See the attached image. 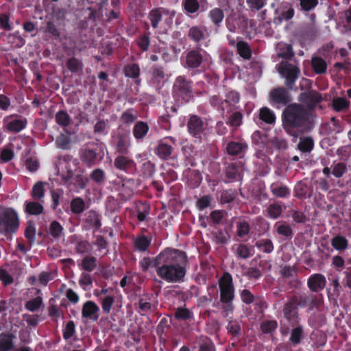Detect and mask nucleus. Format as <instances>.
Returning a JSON list of instances; mask_svg holds the SVG:
<instances>
[{
  "mask_svg": "<svg viewBox=\"0 0 351 351\" xmlns=\"http://www.w3.org/2000/svg\"><path fill=\"white\" fill-rule=\"evenodd\" d=\"M188 257L186 252L170 247L160 252L153 260V267L161 279L169 283H180L186 274Z\"/></svg>",
  "mask_w": 351,
  "mask_h": 351,
  "instance_id": "1",
  "label": "nucleus"
},
{
  "mask_svg": "<svg viewBox=\"0 0 351 351\" xmlns=\"http://www.w3.org/2000/svg\"><path fill=\"white\" fill-rule=\"evenodd\" d=\"M311 119V113L300 104H291L282 112L283 128L291 136H297L295 130L307 126Z\"/></svg>",
  "mask_w": 351,
  "mask_h": 351,
  "instance_id": "2",
  "label": "nucleus"
},
{
  "mask_svg": "<svg viewBox=\"0 0 351 351\" xmlns=\"http://www.w3.org/2000/svg\"><path fill=\"white\" fill-rule=\"evenodd\" d=\"M219 289L223 311L226 314L232 313L234 308L233 300L235 298V288L232 276L229 272L223 273L219 280Z\"/></svg>",
  "mask_w": 351,
  "mask_h": 351,
  "instance_id": "3",
  "label": "nucleus"
},
{
  "mask_svg": "<svg viewBox=\"0 0 351 351\" xmlns=\"http://www.w3.org/2000/svg\"><path fill=\"white\" fill-rule=\"evenodd\" d=\"M175 11H171L163 7L152 9L148 13V19L154 29L170 28L173 24Z\"/></svg>",
  "mask_w": 351,
  "mask_h": 351,
  "instance_id": "4",
  "label": "nucleus"
},
{
  "mask_svg": "<svg viewBox=\"0 0 351 351\" xmlns=\"http://www.w3.org/2000/svg\"><path fill=\"white\" fill-rule=\"evenodd\" d=\"M173 98L181 104L187 103L193 97V82L184 75L178 76L173 84Z\"/></svg>",
  "mask_w": 351,
  "mask_h": 351,
  "instance_id": "5",
  "label": "nucleus"
},
{
  "mask_svg": "<svg viewBox=\"0 0 351 351\" xmlns=\"http://www.w3.org/2000/svg\"><path fill=\"white\" fill-rule=\"evenodd\" d=\"M104 156L103 148L97 143L88 144L80 152V160L88 167L99 164L103 160Z\"/></svg>",
  "mask_w": 351,
  "mask_h": 351,
  "instance_id": "6",
  "label": "nucleus"
},
{
  "mask_svg": "<svg viewBox=\"0 0 351 351\" xmlns=\"http://www.w3.org/2000/svg\"><path fill=\"white\" fill-rule=\"evenodd\" d=\"M298 294H293L284 304L282 313L283 318L291 325L293 326L300 323V318L298 309Z\"/></svg>",
  "mask_w": 351,
  "mask_h": 351,
  "instance_id": "7",
  "label": "nucleus"
},
{
  "mask_svg": "<svg viewBox=\"0 0 351 351\" xmlns=\"http://www.w3.org/2000/svg\"><path fill=\"white\" fill-rule=\"evenodd\" d=\"M278 71L285 79V84L287 88L289 90H293L295 83L300 75L299 67L288 62H282Z\"/></svg>",
  "mask_w": 351,
  "mask_h": 351,
  "instance_id": "8",
  "label": "nucleus"
},
{
  "mask_svg": "<svg viewBox=\"0 0 351 351\" xmlns=\"http://www.w3.org/2000/svg\"><path fill=\"white\" fill-rule=\"evenodd\" d=\"M19 226V220L16 211L10 209L0 213V232L2 233H13Z\"/></svg>",
  "mask_w": 351,
  "mask_h": 351,
  "instance_id": "9",
  "label": "nucleus"
},
{
  "mask_svg": "<svg viewBox=\"0 0 351 351\" xmlns=\"http://www.w3.org/2000/svg\"><path fill=\"white\" fill-rule=\"evenodd\" d=\"M324 300L322 293L298 295V303L300 308H307L308 311L313 309L320 310L324 305Z\"/></svg>",
  "mask_w": 351,
  "mask_h": 351,
  "instance_id": "10",
  "label": "nucleus"
},
{
  "mask_svg": "<svg viewBox=\"0 0 351 351\" xmlns=\"http://www.w3.org/2000/svg\"><path fill=\"white\" fill-rule=\"evenodd\" d=\"M122 182L119 196L121 200L128 201L134 195L140 186L141 181L140 179L128 178L124 176L119 177Z\"/></svg>",
  "mask_w": 351,
  "mask_h": 351,
  "instance_id": "11",
  "label": "nucleus"
},
{
  "mask_svg": "<svg viewBox=\"0 0 351 351\" xmlns=\"http://www.w3.org/2000/svg\"><path fill=\"white\" fill-rule=\"evenodd\" d=\"M269 101L272 105L285 106L291 102V97L288 90L284 87L273 88L269 93Z\"/></svg>",
  "mask_w": 351,
  "mask_h": 351,
  "instance_id": "12",
  "label": "nucleus"
},
{
  "mask_svg": "<svg viewBox=\"0 0 351 351\" xmlns=\"http://www.w3.org/2000/svg\"><path fill=\"white\" fill-rule=\"evenodd\" d=\"M171 141L173 144H176V140L173 136H167L160 140L156 147L155 154L162 160H168L171 158L173 148L171 145L167 143Z\"/></svg>",
  "mask_w": 351,
  "mask_h": 351,
  "instance_id": "13",
  "label": "nucleus"
},
{
  "mask_svg": "<svg viewBox=\"0 0 351 351\" xmlns=\"http://www.w3.org/2000/svg\"><path fill=\"white\" fill-rule=\"evenodd\" d=\"M203 62V56L201 49H193L189 50L182 62V65L188 69H195L200 66Z\"/></svg>",
  "mask_w": 351,
  "mask_h": 351,
  "instance_id": "14",
  "label": "nucleus"
},
{
  "mask_svg": "<svg viewBox=\"0 0 351 351\" xmlns=\"http://www.w3.org/2000/svg\"><path fill=\"white\" fill-rule=\"evenodd\" d=\"M299 100L309 110H314L317 105L322 101V95L315 90H310L302 93Z\"/></svg>",
  "mask_w": 351,
  "mask_h": 351,
  "instance_id": "15",
  "label": "nucleus"
},
{
  "mask_svg": "<svg viewBox=\"0 0 351 351\" xmlns=\"http://www.w3.org/2000/svg\"><path fill=\"white\" fill-rule=\"evenodd\" d=\"M189 133L194 138L201 139L205 129V123L197 115H191L187 122Z\"/></svg>",
  "mask_w": 351,
  "mask_h": 351,
  "instance_id": "16",
  "label": "nucleus"
},
{
  "mask_svg": "<svg viewBox=\"0 0 351 351\" xmlns=\"http://www.w3.org/2000/svg\"><path fill=\"white\" fill-rule=\"evenodd\" d=\"M186 36L190 41L199 45L208 37V33L205 26L196 25L189 27Z\"/></svg>",
  "mask_w": 351,
  "mask_h": 351,
  "instance_id": "17",
  "label": "nucleus"
},
{
  "mask_svg": "<svg viewBox=\"0 0 351 351\" xmlns=\"http://www.w3.org/2000/svg\"><path fill=\"white\" fill-rule=\"evenodd\" d=\"M128 154H119L114 160V167L125 173H132L136 170V164L134 160L127 156Z\"/></svg>",
  "mask_w": 351,
  "mask_h": 351,
  "instance_id": "18",
  "label": "nucleus"
},
{
  "mask_svg": "<svg viewBox=\"0 0 351 351\" xmlns=\"http://www.w3.org/2000/svg\"><path fill=\"white\" fill-rule=\"evenodd\" d=\"M84 222L86 229L97 232L101 227V215L94 210H88L84 214Z\"/></svg>",
  "mask_w": 351,
  "mask_h": 351,
  "instance_id": "19",
  "label": "nucleus"
},
{
  "mask_svg": "<svg viewBox=\"0 0 351 351\" xmlns=\"http://www.w3.org/2000/svg\"><path fill=\"white\" fill-rule=\"evenodd\" d=\"M325 276L320 273L311 274L307 280V287L312 292L318 293L322 291L326 285Z\"/></svg>",
  "mask_w": 351,
  "mask_h": 351,
  "instance_id": "20",
  "label": "nucleus"
},
{
  "mask_svg": "<svg viewBox=\"0 0 351 351\" xmlns=\"http://www.w3.org/2000/svg\"><path fill=\"white\" fill-rule=\"evenodd\" d=\"M10 119V120L7 121L5 128L10 132L19 133L27 127V120L22 116L12 114Z\"/></svg>",
  "mask_w": 351,
  "mask_h": 351,
  "instance_id": "21",
  "label": "nucleus"
},
{
  "mask_svg": "<svg viewBox=\"0 0 351 351\" xmlns=\"http://www.w3.org/2000/svg\"><path fill=\"white\" fill-rule=\"evenodd\" d=\"M116 152L119 154H128L131 147L129 134L118 133L114 137Z\"/></svg>",
  "mask_w": 351,
  "mask_h": 351,
  "instance_id": "22",
  "label": "nucleus"
},
{
  "mask_svg": "<svg viewBox=\"0 0 351 351\" xmlns=\"http://www.w3.org/2000/svg\"><path fill=\"white\" fill-rule=\"evenodd\" d=\"M99 306L93 301H86L82 306V317L88 319L93 322H95L98 319L99 317Z\"/></svg>",
  "mask_w": 351,
  "mask_h": 351,
  "instance_id": "23",
  "label": "nucleus"
},
{
  "mask_svg": "<svg viewBox=\"0 0 351 351\" xmlns=\"http://www.w3.org/2000/svg\"><path fill=\"white\" fill-rule=\"evenodd\" d=\"M151 83L156 88H160L166 81L164 68L160 65H154L150 71Z\"/></svg>",
  "mask_w": 351,
  "mask_h": 351,
  "instance_id": "24",
  "label": "nucleus"
},
{
  "mask_svg": "<svg viewBox=\"0 0 351 351\" xmlns=\"http://www.w3.org/2000/svg\"><path fill=\"white\" fill-rule=\"evenodd\" d=\"M149 130L148 124L143 121H137L132 128V134L137 142H143Z\"/></svg>",
  "mask_w": 351,
  "mask_h": 351,
  "instance_id": "25",
  "label": "nucleus"
},
{
  "mask_svg": "<svg viewBox=\"0 0 351 351\" xmlns=\"http://www.w3.org/2000/svg\"><path fill=\"white\" fill-rule=\"evenodd\" d=\"M243 165L241 162H231L226 167V176L229 182H234L239 180L241 177Z\"/></svg>",
  "mask_w": 351,
  "mask_h": 351,
  "instance_id": "26",
  "label": "nucleus"
},
{
  "mask_svg": "<svg viewBox=\"0 0 351 351\" xmlns=\"http://www.w3.org/2000/svg\"><path fill=\"white\" fill-rule=\"evenodd\" d=\"M101 16L100 10H96L92 8H88L84 11V19L81 20L79 23V27L82 29H86L88 27V21L93 22L94 24Z\"/></svg>",
  "mask_w": 351,
  "mask_h": 351,
  "instance_id": "27",
  "label": "nucleus"
},
{
  "mask_svg": "<svg viewBox=\"0 0 351 351\" xmlns=\"http://www.w3.org/2000/svg\"><path fill=\"white\" fill-rule=\"evenodd\" d=\"M184 176L186 179V183L191 189L197 188L202 182V177L197 170L189 168L184 172Z\"/></svg>",
  "mask_w": 351,
  "mask_h": 351,
  "instance_id": "28",
  "label": "nucleus"
},
{
  "mask_svg": "<svg viewBox=\"0 0 351 351\" xmlns=\"http://www.w3.org/2000/svg\"><path fill=\"white\" fill-rule=\"evenodd\" d=\"M226 149L229 155L241 157L247 149V145L245 142L230 141L228 143Z\"/></svg>",
  "mask_w": 351,
  "mask_h": 351,
  "instance_id": "29",
  "label": "nucleus"
},
{
  "mask_svg": "<svg viewBox=\"0 0 351 351\" xmlns=\"http://www.w3.org/2000/svg\"><path fill=\"white\" fill-rule=\"evenodd\" d=\"M269 189L271 193L277 197L287 198L291 195L290 189L279 182L272 183Z\"/></svg>",
  "mask_w": 351,
  "mask_h": 351,
  "instance_id": "30",
  "label": "nucleus"
},
{
  "mask_svg": "<svg viewBox=\"0 0 351 351\" xmlns=\"http://www.w3.org/2000/svg\"><path fill=\"white\" fill-rule=\"evenodd\" d=\"M152 241V237H149L144 234L138 235L134 240V247L138 252H146L149 249Z\"/></svg>",
  "mask_w": 351,
  "mask_h": 351,
  "instance_id": "31",
  "label": "nucleus"
},
{
  "mask_svg": "<svg viewBox=\"0 0 351 351\" xmlns=\"http://www.w3.org/2000/svg\"><path fill=\"white\" fill-rule=\"evenodd\" d=\"M304 338V327L300 325H295L293 326L290 332L289 342L292 346L299 345Z\"/></svg>",
  "mask_w": 351,
  "mask_h": 351,
  "instance_id": "32",
  "label": "nucleus"
},
{
  "mask_svg": "<svg viewBox=\"0 0 351 351\" xmlns=\"http://www.w3.org/2000/svg\"><path fill=\"white\" fill-rule=\"evenodd\" d=\"M138 117L137 110L133 108L126 109L120 116V121L126 125H130L136 123Z\"/></svg>",
  "mask_w": 351,
  "mask_h": 351,
  "instance_id": "33",
  "label": "nucleus"
},
{
  "mask_svg": "<svg viewBox=\"0 0 351 351\" xmlns=\"http://www.w3.org/2000/svg\"><path fill=\"white\" fill-rule=\"evenodd\" d=\"M315 143L311 136H302L300 138L298 149L303 154H310L313 149Z\"/></svg>",
  "mask_w": 351,
  "mask_h": 351,
  "instance_id": "34",
  "label": "nucleus"
},
{
  "mask_svg": "<svg viewBox=\"0 0 351 351\" xmlns=\"http://www.w3.org/2000/svg\"><path fill=\"white\" fill-rule=\"evenodd\" d=\"M44 207L39 201H26L25 212L29 215H39L43 213Z\"/></svg>",
  "mask_w": 351,
  "mask_h": 351,
  "instance_id": "35",
  "label": "nucleus"
},
{
  "mask_svg": "<svg viewBox=\"0 0 351 351\" xmlns=\"http://www.w3.org/2000/svg\"><path fill=\"white\" fill-rule=\"evenodd\" d=\"M15 335L10 332L0 334V351H10L14 347L13 339Z\"/></svg>",
  "mask_w": 351,
  "mask_h": 351,
  "instance_id": "36",
  "label": "nucleus"
},
{
  "mask_svg": "<svg viewBox=\"0 0 351 351\" xmlns=\"http://www.w3.org/2000/svg\"><path fill=\"white\" fill-rule=\"evenodd\" d=\"M279 19L285 21L291 19L295 14V10L293 5L290 3H284L278 9Z\"/></svg>",
  "mask_w": 351,
  "mask_h": 351,
  "instance_id": "37",
  "label": "nucleus"
},
{
  "mask_svg": "<svg viewBox=\"0 0 351 351\" xmlns=\"http://www.w3.org/2000/svg\"><path fill=\"white\" fill-rule=\"evenodd\" d=\"M350 107V101L346 97H337L333 98L332 101V108L336 112H346L349 110Z\"/></svg>",
  "mask_w": 351,
  "mask_h": 351,
  "instance_id": "38",
  "label": "nucleus"
},
{
  "mask_svg": "<svg viewBox=\"0 0 351 351\" xmlns=\"http://www.w3.org/2000/svg\"><path fill=\"white\" fill-rule=\"evenodd\" d=\"M237 53L243 59L249 60L252 58V51L249 44L243 40H239L236 45Z\"/></svg>",
  "mask_w": 351,
  "mask_h": 351,
  "instance_id": "39",
  "label": "nucleus"
},
{
  "mask_svg": "<svg viewBox=\"0 0 351 351\" xmlns=\"http://www.w3.org/2000/svg\"><path fill=\"white\" fill-rule=\"evenodd\" d=\"M135 210L137 213L138 221L142 222L146 219L147 216L149 214L150 206L146 202L139 201L135 204Z\"/></svg>",
  "mask_w": 351,
  "mask_h": 351,
  "instance_id": "40",
  "label": "nucleus"
},
{
  "mask_svg": "<svg viewBox=\"0 0 351 351\" xmlns=\"http://www.w3.org/2000/svg\"><path fill=\"white\" fill-rule=\"evenodd\" d=\"M332 247L339 252H343L348 247V240L343 236L337 234L331 239Z\"/></svg>",
  "mask_w": 351,
  "mask_h": 351,
  "instance_id": "41",
  "label": "nucleus"
},
{
  "mask_svg": "<svg viewBox=\"0 0 351 351\" xmlns=\"http://www.w3.org/2000/svg\"><path fill=\"white\" fill-rule=\"evenodd\" d=\"M311 66L317 75L324 74L327 70L326 62L321 57L315 56L311 59Z\"/></svg>",
  "mask_w": 351,
  "mask_h": 351,
  "instance_id": "42",
  "label": "nucleus"
},
{
  "mask_svg": "<svg viewBox=\"0 0 351 351\" xmlns=\"http://www.w3.org/2000/svg\"><path fill=\"white\" fill-rule=\"evenodd\" d=\"M97 262L95 256H86L82 258L79 267L87 272H91L97 267Z\"/></svg>",
  "mask_w": 351,
  "mask_h": 351,
  "instance_id": "43",
  "label": "nucleus"
},
{
  "mask_svg": "<svg viewBox=\"0 0 351 351\" xmlns=\"http://www.w3.org/2000/svg\"><path fill=\"white\" fill-rule=\"evenodd\" d=\"M259 119L267 124H273L276 121L275 113L268 107H263L259 110Z\"/></svg>",
  "mask_w": 351,
  "mask_h": 351,
  "instance_id": "44",
  "label": "nucleus"
},
{
  "mask_svg": "<svg viewBox=\"0 0 351 351\" xmlns=\"http://www.w3.org/2000/svg\"><path fill=\"white\" fill-rule=\"evenodd\" d=\"M88 182V178L82 174L75 175L73 179V184L68 186L70 191H77L78 189H84L86 188Z\"/></svg>",
  "mask_w": 351,
  "mask_h": 351,
  "instance_id": "45",
  "label": "nucleus"
},
{
  "mask_svg": "<svg viewBox=\"0 0 351 351\" xmlns=\"http://www.w3.org/2000/svg\"><path fill=\"white\" fill-rule=\"evenodd\" d=\"M182 153L184 156V162L186 166L194 167L196 165L195 158V152L191 146L186 145L182 148Z\"/></svg>",
  "mask_w": 351,
  "mask_h": 351,
  "instance_id": "46",
  "label": "nucleus"
},
{
  "mask_svg": "<svg viewBox=\"0 0 351 351\" xmlns=\"http://www.w3.org/2000/svg\"><path fill=\"white\" fill-rule=\"evenodd\" d=\"M71 210L73 214L80 215L86 209V203L81 197L73 198L70 204Z\"/></svg>",
  "mask_w": 351,
  "mask_h": 351,
  "instance_id": "47",
  "label": "nucleus"
},
{
  "mask_svg": "<svg viewBox=\"0 0 351 351\" xmlns=\"http://www.w3.org/2000/svg\"><path fill=\"white\" fill-rule=\"evenodd\" d=\"M255 246L261 252L270 254L274 251V247L271 240L261 239L256 241Z\"/></svg>",
  "mask_w": 351,
  "mask_h": 351,
  "instance_id": "48",
  "label": "nucleus"
},
{
  "mask_svg": "<svg viewBox=\"0 0 351 351\" xmlns=\"http://www.w3.org/2000/svg\"><path fill=\"white\" fill-rule=\"evenodd\" d=\"M266 216L271 219H276L281 215L282 208L279 203L270 204L267 208Z\"/></svg>",
  "mask_w": 351,
  "mask_h": 351,
  "instance_id": "49",
  "label": "nucleus"
},
{
  "mask_svg": "<svg viewBox=\"0 0 351 351\" xmlns=\"http://www.w3.org/2000/svg\"><path fill=\"white\" fill-rule=\"evenodd\" d=\"M182 5L187 14L197 13L200 8L199 3L197 0H183Z\"/></svg>",
  "mask_w": 351,
  "mask_h": 351,
  "instance_id": "50",
  "label": "nucleus"
},
{
  "mask_svg": "<svg viewBox=\"0 0 351 351\" xmlns=\"http://www.w3.org/2000/svg\"><path fill=\"white\" fill-rule=\"evenodd\" d=\"M174 317L179 321H187L193 319V313L185 307H178L175 311Z\"/></svg>",
  "mask_w": 351,
  "mask_h": 351,
  "instance_id": "51",
  "label": "nucleus"
},
{
  "mask_svg": "<svg viewBox=\"0 0 351 351\" xmlns=\"http://www.w3.org/2000/svg\"><path fill=\"white\" fill-rule=\"evenodd\" d=\"M208 16L215 27H218L224 18L223 11L220 8H215L209 12Z\"/></svg>",
  "mask_w": 351,
  "mask_h": 351,
  "instance_id": "52",
  "label": "nucleus"
},
{
  "mask_svg": "<svg viewBox=\"0 0 351 351\" xmlns=\"http://www.w3.org/2000/svg\"><path fill=\"white\" fill-rule=\"evenodd\" d=\"M45 189L43 182H36L32 187L31 195L34 200L40 201L44 197Z\"/></svg>",
  "mask_w": 351,
  "mask_h": 351,
  "instance_id": "53",
  "label": "nucleus"
},
{
  "mask_svg": "<svg viewBox=\"0 0 351 351\" xmlns=\"http://www.w3.org/2000/svg\"><path fill=\"white\" fill-rule=\"evenodd\" d=\"M278 328L276 320H264L261 323L260 329L263 334H272Z\"/></svg>",
  "mask_w": 351,
  "mask_h": 351,
  "instance_id": "54",
  "label": "nucleus"
},
{
  "mask_svg": "<svg viewBox=\"0 0 351 351\" xmlns=\"http://www.w3.org/2000/svg\"><path fill=\"white\" fill-rule=\"evenodd\" d=\"M123 71L126 77L136 79L140 75L141 69L138 64L133 63L126 65Z\"/></svg>",
  "mask_w": 351,
  "mask_h": 351,
  "instance_id": "55",
  "label": "nucleus"
},
{
  "mask_svg": "<svg viewBox=\"0 0 351 351\" xmlns=\"http://www.w3.org/2000/svg\"><path fill=\"white\" fill-rule=\"evenodd\" d=\"M56 122L62 127H67L70 125L71 119L64 110L58 111L55 116Z\"/></svg>",
  "mask_w": 351,
  "mask_h": 351,
  "instance_id": "56",
  "label": "nucleus"
},
{
  "mask_svg": "<svg viewBox=\"0 0 351 351\" xmlns=\"http://www.w3.org/2000/svg\"><path fill=\"white\" fill-rule=\"evenodd\" d=\"M252 248L246 244H239L236 250V255L243 259H247L253 255Z\"/></svg>",
  "mask_w": 351,
  "mask_h": 351,
  "instance_id": "57",
  "label": "nucleus"
},
{
  "mask_svg": "<svg viewBox=\"0 0 351 351\" xmlns=\"http://www.w3.org/2000/svg\"><path fill=\"white\" fill-rule=\"evenodd\" d=\"M278 234L285 237V239L290 240L293 236L292 228L286 223H282L277 227L276 230Z\"/></svg>",
  "mask_w": 351,
  "mask_h": 351,
  "instance_id": "58",
  "label": "nucleus"
},
{
  "mask_svg": "<svg viewBox=\"0 0 351 351\" xmlns=\"http://www.w3.org/2000/svg\"><path fill=\"white\" fill-rule=\"evenodd\" d=\"M209 103L212 106L217 108L218 110L223 112L225 110L224 105L228 104V99L223 100L217 95H213L209 98Z\"/></svg>",
  "mask_w": 351,
  "mask_h": 351,
  "instance_id": "59",
  "label": "nucleus"
},
{
  "mask_svg": "<svg viewBox=\"0 0 351 351\" xmlns=\"http://www.w3.org/2000/svg\"><path fill=\"white\" fill-rule=\"evenodd\" d=\"M228 332L234 337H239L241 335V327L240 323L237 320L230 321L226 326Z\"/></svg>",
  "mask_w": 351,
  "mask_h": 351,
  "instance_id": "60",
  "label": "nucleus"
},
{
  "mask_svg": "<svg viewBox=\"0 0 351 351\" xmlns=\"http://www.w3.org/2000/svg\"><path fill=\"white\" fill-rule=\"evenodd\" d=\"M42 304L43 299L41 297L38 296L26 302L25 308L29 311L35 312L40 308Z\"/></svg>",
  "mask_w": 351,
  "mask_h": 351,
  "instance_id": "61",
  "label": "nucleus"
},
{
  "mask_svg": "<svg viewBox=\"0 0 351 351\" xmlns=\"http://www.w3.org/2000/svg\"><path fill=\"white\" fill-rule=\"evenodd\" d=\"M90 178L96 184H101L106 179L105 171L99 168L95 169L90 173Z\"/></svg>",
  "mask_w": 351,
  "mask_h": 351,
  "instance_id": "62",
  "label": "nucleus"
},
{
  "mask_svg": "<svg viewBox=\"0 0 351 351\" xmlns=\"http://www.w3.org/2000/svg\"><path fill=\"white\" fill-rule=\"evenodd\" d=\"M44 32L49 34L55 39H58L60 36V30L57 27L53 21H47L45 27Z\"/></svg>",
  "mask_w": 351,
  "mask_h": 351,
  "instance_id": "63",
  "label": "nucleus"
},
{
  "mask_svg": "<svg viewBox=\"0 0 351 351\" xmlns=\"http://www.w3.org/2000/svg\"><path fill=\"white\" fill-rule=\"evenodd\" d=\"M348 171L347 165L343 162H339L332 167V174L337 178H341Z\"/></svg>",
  "mask_w": 351,
  "mask_h": 351,
  "instance_id": "64",
  "label": "nucleus"
}]
</instances>
